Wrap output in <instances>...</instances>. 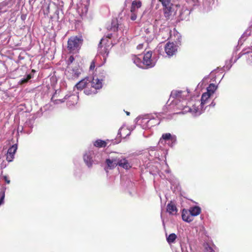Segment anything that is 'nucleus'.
<instances>
[{
    "label": "nucleus",
    "instance_id": "f03ea898",
    "mask_svg": "<svg viewBox=\"0 0 252 252\" xmlns=\"http://www.w3.org/2000/svg\"><path fill=\"white\" fill-rule=\"evenodd\" d=\"M105 75H102L98 78L97 76H94L91 80L89 78H86L79 82L75 87L78 90L84 89V93L87 95L95 94L97 93V90L100 89L102 86V78H104Z\"/></svg>",
    "mask_w": 252,
    "mask_h": 252
},
{
    "label": "nucleus",
    "instance_id": "c756f323",
    "mask_svg": "<svg viewBox=\"0 0 252 252\" xmlns=\"http://www.w3.org/2000/svg\"><path fill=\"white\" fill-rule=\"evenodd\" d=\"M153 38V34H151L149 35H147V36L146 35L145 37V40L148 42L151 41L152 40Z\"/></svg>",
    "mask_w": 252,
    "mask_h": 252
},
{
    "label": "nucleus",
    "instance_id": "c85d7f7f",
    "mask_svg": "<svg viewBox=\"0 0 252 252\" xmlns=\"http://www.w3.org/2000/svg\"><path fill=\"white\" fill-rule=\"evenodd\" d=\"M205 252H215L211 247L207 245L205 246Z\"/></svg>",
    "mask_w": 252,
    "mask_h": 252
},
{
    "label": "nucleus",
    "instance_id": "a211bd4d",
    "mask_svg": "<svg viewBox=\"0 0 252 252\" xmlns=\"http://www.w3.org/2000/svg\"><path fill=\"white\" fill-rule=\"evenodd\" d=\"M133 63L138 66L143 68V62H141V59L136 56H133L132 57Z\"/></svg>",
    "mask_w": 252,
    "mask_h": 252
},
{
    "label": "nucleus",
    "instance_id": "6ab92c4d",
    "mask_svg": "<svg viewBox=\"0 0 252 252\" xmlns=\"http://www.w3.org/2000/svg\"><path fill=\"white\" fill-rule=\"evenodd\" d=\"M94 146L97 147H105L106 146L105 141L98 139L94 142Z\"/></svg>",
    "mask_w": 252,
    "mask_h": 252
},
{
    "label": "nucleus",
    "instance_id": "f3484780",
    "mask_svg": "<svg viewBox=\"0 0 252 252\" xmlns=\"http://www.w3.org/2000/svg\"><path fill=\"white\" fill-rule=\"evenodd\" d=\"M189 213L192 217L198 215L201 212V209L198 206L191 207L189 210Z\"/></svg>",
    "mask_w": 252,
    "mask_h": 252
},
{
    "label": "nucleus",
    "instance_id": "6e6552de",
    "mask_svg": "<svg viewBox=\"0 0 252 252\" xmlns=\"http://www.w3.org/2000/svg\"><path fill=\"white\" fill-rule=\"evenodd\" d=\"M164 50L167 55L170 57L175 54L177 52V47L173 42H168L166 44Z\"/></svg>",
    "mask_w": 252,
    "mask_h": 252
},
{
    "label": "nucleus",
    "instance_id": "4c0bfd02",
    "mask_svg": "<svg viewBox=\"0 0 252 252\" xmlns=\"http://www.w3.org/2000/svg\"><path fill=\"white\" fill-rule=\"evenodd\" d=\"M145 32H146L147 34H149L150 33V31L148 30V29H146Z\"/></svg>",
    "mask_w": 252,
    "mask_h": 252
},
{
    "label": "nucleus",
    "instance_id": "2eb2a0df",
    "mask_svg": "<svg viewBox=\"0 0 252 252\" xmlns=\"http://www.w3.org/2000/svg\"><path fill=\"white\" fill-rule=\"evenodd\" d=\"M183 220L187 222H190L192 220L193 218L189 213V210L184 209L182 215Z\"/></svg>",
    "mask_w": 252,
    "mask_h": 252
},
{
    "label": "nucleus",
    "instance_id": "9d476101",
    "mask_svg": "<svg viewBox=\"0 0 252 252\" xmlns=\"http://www.w3.org/2000/svg\"><path fill=\"white\" fill-rule=\"evenodd\" d=\"M119 156H111L106 160V163L107 167L110 169H113L118 165Z\"/></svg>",
    "mask_w": 252,
    "mask_h": 252
},
{
    "label": "nucleus",
    "instance_id": "9b49d317",
    "mask_svg": "<svg viewBox=\"0 0 252 252\" xmlns=\"http://www.w3.org/2000/svg\"><path fill=\"white\" fill-rule=\"evenodd\" d=\"M105 40H108L107 38H102L98 45V51L99 54H101L104 58L105 59L106 57L108 56V49L106 47V46H104L102 45L103 42H104Z\"/></svg>",
    "mask_w": 252,
    "mask_h": 252
},
{
    "label": "nucleus",
    "instance_id": "e433bc0d",
    "mask_svg": "<svg viewBox=\"0 0 252 252\" xmlns=\"http://www.w3.org/2000/svg\"><path fill=\"white\" fill-rule=\"evenodd\" d=\"M143 44H139L138 45H137V48L138 49H141L143 48Z\"/></svg>",
    "mask_w": 252,
    "mask_h": 252
},
{
    "label": "nucleus",
    "instance_id": "a878e982",
    "mask_svg": "<svg viewBox=\"0 0 252 252\" xmlns=\"http://www.w3.org/2000/svg\"><path fill=\"white\" fill-rule=\"evenodd\" d=\"M31 78V75H28L26 77H24L22 78L20 81V83L21 84H23L27 83L28 80H29Z\"/></svg>",
    "mask_w": 252,
    "mask_h": 252
},
{
    "label": "nucleus",
    "instance_id": "20e7f679",
    "mask_svg": "<svg viewBox=\"0 0 252 252\" xmlns=\"http://www.w3.org/2000/svg\"><path fill=\"white\" fill-rule=\"evenodd\" d=\"M142 124H145L146 125H143L144 128H150L154 126L158 125L160 123L159 119L154 118L153 116L148 115L142 120Z\"/></svg>",
    "mask_w": 252,
    "mask_h": 252
},
{
    "label": "nucleus",
    "instance_id": "37998d69",
    "mask_svg": "<svg viewBox=\"0 0 252 252\" xmlns=\"http://www.w3.org/2000/svg\"><path fill=\"white\" fill-rule=\"evenodd\" d=\"M165 164H166V166H167V167H168V164H167V163H166V162L165 163Z\"/></svg>",
    "mask_w": 252,
    "mask_h": 252
},
{
    "label": "nucleus",
    "instance_id": "f257e3e1",
    "mask_svg": "<svg viewBox=\"0 0 252 252\" xmlns=\"http://www.w3.org/2000/svg\"><path fill=\"white\" fill-rule=\"evenodd\" d=\"M188 91H173L170 94V98H173L172 101L177 105L179 109L182 111L178 113L179 114H185L187 112H190L193 116L200 115L203 110L201 107L206 103V101L210 98L211 94L209 93H204L202 94L201 99V106H196L193 105L192 108L187 106V101L185 97L188 95Z\"/></svg>",
    "mask_w": 252,
    "mask_h": 252
},
{
    "label": "nucleus",
    "instance_id": "423d86ee",
    "mask_svg": "<svg viewBox=\"0 0 252 252\" xmlns=\"http://www.w3.org/2000/svg\"><path fill=\"white\" fill-rule=\"evenodd\" d=\"M83 159L85 163L89 167H91L95 162H98L93 150L86 152L84 155Z\"/></svg>",
    "mask_w": 252,
    "mask_h": 252
},
{
    "label": "nucleus",
    "instance_id": "aec40b11",
    "mask_svg": "<svg viewBox=\"0 0 252 252\" xmlns=\"http://www.w3.org/2000/svg\"><path fill=\"white\" fill-rule=\"evenodd\" d=\"M217 89V86H216L214 84H211L209 86V87L207 88V93H209V94L211 95L214 94V93L215 92V91Z\"/></svg>",
    "mask_w": 252,
    "mask_h": 252
},
{
    "label": "nucleus",
    "instance_id": "bb28decb",
    "mask_svg": "<svg viewBox=\"0 0 252 252\" xmlns=\"http://www.w3.org/2000/svg\"><path fill=\"white\" fill-rule=\"evenodd\" d=\"M74 61V58L73 56H70L67 61V65H68L67 66H74V64H72V63H73Z\"/></svg>",
    "mask_w": 252,
    "mask_h": 252
},
{
    "label": "nucleus",
    "instance_id": "c9c22d12",
    "mask_svg": "<svg viewBox=\"0 0 252 252\" xmlns=\"http://www.w3.org/2000/svg\"><path fill=\"white\" fill-rule=\"evenodd\" d=\"M4 195H3L1 197V198L0 199V206L1 205V204L3 203V199H4Z\"/></svg>",
    "mask_w": 252,
    "mask_h": 252
},
{
    "label": "nucleus",
    "instance_id": "ea45409f",
    "mask_svg": "<svg viewBox=\"0 0 252 252\" xmlns=\"http://www.w3.org/2000/svg\"><path fill=\"white\" fill-rule=\"evenodd\" d=\"M122 128H120V129H119V133H118V134H120V133H121V131L122 130Z\"/></svg>",
    "mask_w": 252,
    "mask_h": 252
},
{
    "label": "nucleus",
    "instance_id": "4be33fe9",
    "mask_svg": "<svg viewBox=\"0 0 252 252\" xmlns=\"http://www.w3.org/2000/svg\"><path fill=\"white\" fill-rule=\"evenodd\" d=\"M131 5L138 9L141 7L142 3L140 0H134L132 2Z\"/></svg>",
    "mask_w": 252,
    "mask_h": 252
},
{
    "label": "nucleus",
    "instance_id": "cd10ccee",
    "mask_svg": "<svg viewBox=\"0 0 252 252\" xmlns=\"http://www.w3.org/2000/svg\"><path fill=\"white\" fill-rule=\"evenodd\" d=\"M51 100H52V101H53V102L54 104H59V103H63V102H64V101L66 99H64V98H63V99H59L54 100L53 98H52Z\"/></svg>",
    "mask_w": 252,
    "mask_h": 252
},
{
    "label": "nucleus",
    "instance_id": "f704fd0d",
    "mask_svg": "<svg viewBox=\"0 0 252 252\" xmlns=\"http://www.w3.org/2000/svg\"><path fill=\"white\" fill-rule=\"evenodd\" d=\"M35 1V0H29V4L32 6L33 5V4H34Z\"/></svg>",
    "mask_w": 252,
    "mask_h": 252
},
{
    "label": "nucleus",
    "instance_id": "0eeeda50",
    "mask_svg": "<svg viewBox=\"0 0 252 252\" xmlns=\"http://www.w3.org/2000/svg\"><path fill=\"white\" fill-rule=\"evenodd\" d=\"M176 136L175 135H171L169 133H166L162 135L159 141V143L164 144V143L167 142L170 146L172 147L176 143Z\"/></svg>",
    "mask_w": 252,
    "mask_h": 252
},
{
    "label": "nucleus",
    "instance_id": "2f4dec72",
    "mask_svg": "<svg viewBox=\"0 0 252 252\" xmlns=\"http://www.w3.org/2000/svg\"><path fill=\"white\" fill-rule=\"evenodd\" d=\"M137 18V14L136 13H131L130 19L132 21H134L136 20Z\"/></svg>",
    "mask_w": 252,
    "mask_h": 252
},
{
    "label": "nucleus",
    "instance_id": "c03bdc74",
    "mask_svg": "<svg viewBox=\"0 0 252 252\" xmlns=\"http://www.w3.org/2000/svg\"><path fill=\"white\" fill-rule=\"evenodd\" d=\"M197 0V1H199V2H200V1L201 0Z\"/></svg>",
    "mask_w": 252,
    "mask_h": 252
},
{
    "label": "nucleus",
    "instance_id": "412c9836",
    "mask_svg": "<svg viewBox=\"0 0 252 252\" xmlns=\"http://www.w3.org/2000/svg\"><path fill=\"white\" fill-rule=\"evenodd\" d=\"M177 238V236L175 233L170 234L166 238L167 241L169 244H171L174 243L176 239Z\"/></svg>",
    "mask_w": 252,
    "mask_h": 252
},
{
    "label": "nucleus",
    "instance_id": "39448f33",
    "mask_svg": "<svg viewBox=\"0 0 252 252\" xmlns=\"http://www.w3.org/2000/svg\"><path fill=\"white\" fill-rule=\"evenodd\" d=\"M82 44V39L77 36L71 37L68 40L67 48L70 51L78 49Z\"/></svg>",
    "mask_w": 252,
    "mask_h": 252
},
{
    "label": "nucleus",
    "instance_id": "4468645a",
    "mask_svg": "<svg viewBox=\"0 0 252 252\" xmlns=\"http://www.w3.org/2000/svg\"><path fill=\"white\" fill-rule=\"evenodd\" d=\"M64 99L68 100L67 105L68 107H70L76 104L78 99V96L75 94L66 95L64 97Z\"/></svg>",
    "mask_w": 252,
    "mask_h": 252
},
{
    "label": "nucleus",
    "instance_id": "7c9ffc66",
    "mask_svg": "<svg viewBox=\"0 0 252 252\" xmlns=\"http://www.w3.org/2000/svg\"><path fill=\"white\" fill-rule=\"evenodd\" d=\"M137 9H137L135 7L131 5V8H130V12L131 13H136L137 14Z\"/></svg>",
    "mask_w": 252,
    "mask_h": 252
},
{
    "label": "nucleus",
    "instance_id": "79ce46f5",
    "mask_svg": "<svg viewBox=\"0 0 252 252\" xmlns=\"http://www.w3.org/2000/svg\"><path fill=\"white\" fill-rule=\"evenodd\" d=\"M126 113L127 115H129L130 114L129 112H126Z\"/></svg>",
    "mask_w": 252,
    "mask_h": 252
},
{
    "label": "nucleus",
    "instance_id": "ddd939ff",
    "mask_svg": "<svg viewBox=\"0 0 252 252\" xmlns=\"http://www.w3.org/2000/svg\"><path fill=\"white\" fill-rule=\"evenodd\" d=\"M119 160L118 161V165L126 169H128L131 167L130 163L124 157L119 155Z\"/></svg>",
    "mask_w": 252,
    "mask_h": 252
},
{
    "label": "nucleus",
    "instance_id": "58836bf2",
    "mask_svg": "<svg viewBox=\"0 0 252 252\" xmlns=\"http://www.w3.org/2000/svg\"><path fill=\"white\" fill-rule=\"evenodd\" d=\"M211 105H212V106H214L215 105V104L214 103V102H213L211 103Z\"/></svg>",
    "mask_w": 252,
    "mask_h": 252
},
{
    "label": "nucleus",
    "instance_id": "b1692460",
    "mask_svg": "<svg viewBox=\"0 0 252 252\" xmlns=\"http://www.w3.org/2000/svg\"><path fill=\"white\" fill-rule=\"evenodd\" d=\"M163 6H167L168 8L169 6H171V0H160Z\"/></svg>",
    "mask_w": 252,
    "mask_h": 252
},
{
    "label": "nucleus",
    "instance_id": "f8f14e48",
    "mask_svg": "<svg viewBox=\"0 0 252 252\" xmlns=\"http://www.w3.org/2000/svg\"><path fill=\"white\" fill-rule=\"evenodd\" d=\"M17 149V146L16 144L12 145L8 149L6 154V160L8 162H11L13 160Z\"/></svg>",
    "mask_w": 252,
    "mask_h": 252
},
{
    "label": "nucleus",
    "instance_id": "a19ab883",
    "mask_svg": "<svg viewBox=\"0 0 252 252\" xmlns=\"http://www.w3.org/2000/svg\"><path fill=\"white\" fill-rule=\"evenodd\" d=\"M165 172L166 173H169L170 172V170H169V169H167V170H165Z\"/></svg>",
    "mask_w": 252,
    "mask_h": 252
},
{
    "label": "nucleus",
    "instance_id": "dca6fc26",
    "mask_svg": "<svg viewBox=\"0 0 252 252\" xmlns=\"http://www.w3.org/2000/svg\"><path fill=\"white\" fill-rule=\"evenodd\" d=\"M167 211L170 214H176L177 213V208L176 206L172 202H170L168 204L167 206Z\"/></svg>",
    "mask_w": 252,
    "mask_h": 252
},
{
    "label": "nucleus",
    "instance_id": "7ed1b4c3",
    "mask_svg": "<svg viewBox=\"0 0 252 252\" xmlns=\"http://www.w3.org/2000/svg\"><path fill=\"white\" fill-rule=\"evenodd\" d=\"M80 73L81 69L77 64L67 66L65 71V74L69 79H74L78 78Z\"/></svg>",
    "mask_w": 252,
    "mask_h": 252
},
{
    "label": "nucleus",
    "instance_id": "5701e85b",
    "mask_svg": "<svg viewBox=\"0 0 252 252\" xmlns=\"http://www.w3.org/2000/svg\"><path fill=\"white\" fill-rule=\"evenodd\" d=\"M251 33V30L248 29L246 31V32L243 33V34L241 36V40H245L246 38L250 35Z\"/></svg>",
    "mask_w": 252,
    "mask_h": 252
},
{
    "label": "nucleus",
    "instance_id": "393cba45",
    "mask_svg": "<svg viewBox=\"0 0 252 252\" xmlns=\"http://www.w3.org/2000/svg\"><path fill=\"white\" fill-rule=\"evenodd\" d=\"M164 13L165 16L166 17H168L169 16V15L170 14V10H171V6H169L168 8L167 6H164Z\"/></svg>",
    "mask_w": 252,
    "mask_h": 252
},
{
    "label": "nucleus",
    "instance_id": "1a4fd4ad",
    "mask_svg": "<svg viewBox=\"0 0 252 252\" xmlns=\"http://www.w3.org/2000/svg\"><path fill=\"white\" fill-rule=\"evenodd\" d=\"M152 52L148 51L143 57V64L148 67H152L155 66V62L151 59Z\"/></svg>",
    "mask_w": 252,
    "mask_h": 252
},
{
    "label": "nucleus",
    "instance_id": "473e14b6",
    "mask_svg": "<svg viewBox=\"0 0 252 252\" xmlns=\"http://www.w3.org/2000/svg\"><path fill=\"white\" fill-rule=\"evenodd\" d=\"M95 67V63L94 61H92L90 65V68L91 70L94 69Z\"/></svg>",
    "mask_w": 252,
    "mask_h": 252
},
{
    "label": "nucleus",
    "instance_id": "72a5a7b5",
    "mask_svg": "<svg viewBox=\"0 0 252 252\" xmlns=\"http://www.w3.org/2000/svg\"><path fill=\"white\" fill-rule=\"evenodd\" d=\"M3 178H4V179L5 181L7 184H9V183H10V180H9V179H8V177H7L6 176H3Z\"/></svg>",
    "mask_w": 252,
    "mask_h": 252
}]
</instances>
